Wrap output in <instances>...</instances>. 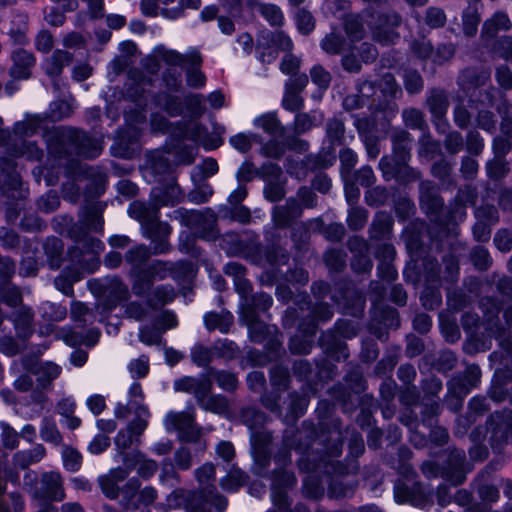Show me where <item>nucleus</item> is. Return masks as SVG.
Listing matches in <instances>:
<instances>
[{
  "label": "nucleus",
  "mask_w": 512,
  "mask_h": 512,
  "mask_svg": "<svg viewBox=\"0 0 512 512\" xmlns=\"http://www.w3.org/2000/svg\"><path fill=\"white\" fill-rule=\"evenodd\" d=\"M256 127L261 128L266 133L273 136L284 135L285 128L277 118L275 113H266L254 120Z\"/></svg>",
  "instance_id": "nucleus-41"
},
{
  "label": "nucleus",
  "mask_w": 512,
  "mask_h": 512,
  "mask_svg": "<svg viewBox=\"0 0 512 512\" xmlns=\"http://www.w3.org/2000/svg\"><path fill=\"white\" fill-rule=\"evenodd\" d=\"M201 499L199 492L176 489L167 496L166 505L169 509L183 508L186 512H209L199 506Z\"/></svg>",
  "instance_id": "nucleus-15"
},
{
  "label": "nucleus",
  "mask_w": 512,
  "mask_h": 512,
  "mask_svg": "<svg viewBox=\"0 0 512 512\" xmlns=\"http://www.w3.org/2000/svg\"><path fill=\"white\" fill-rule=\"evenodd\" d=\"M271 439L272 436L268 431H259L252 434L254 457L256 461L266 464L269 458L267 446L271 442Z\"/></svg>",
  "instance_id": "nucleus-38"
},
{
  "label": "nucleus",
  "mask_w": 512,
  "mask_h": 512,
  "mask_svg": "<svg viewBox=\"0 0 512 512\" xmlns=\"http://www.w3.org/2000/svg\"><path fill=\"white\" fill-rule=\"evenodd\" d=\"M13 66L10 69V74L15 79H27L30 77V69L35 63V58L32 53L17 49L12 54Z\"/></svg>",
  "instance_id": "nucleus-26"
},
{
  "label": "nucleus",
  "mask_w": 512,
  "mask_h": 512,
  "mask_svg": "<svg viewBox=\"0 0 512 512\" xmlns=\"http://www.w3.org/2000/svg\"><path fill=\"white\" fill-rule=\"evenodd\" d=\"M393 218L384 211L378 212L370 226V238L373 240H382L388 238L392 233Z\"/></svg>",
  "instance_id": "nucleus-30"
},
{
  "label": "nucleus",
  "mask_w": 512,
  "mask_h": 512,
  "mask_svg": "<svg viewBox=\"0 0 512 512\" xmlns=\"http://www.w3.org/2000/svg\"><path fill=\"white\" fill-rule=\"evenodd\" d=\"M470 259L475 268L480 271L488 270L493 262L488 249L480 245L471 250Z\"/></svg>",
  "instance_id": "nucleus-51"
},
{
  "label": "nucleus",
  "mask_w": 512,
  "mask_h": 512,
  "mask_svg": "<svg viewBox=\"0 0 512 512\" xmlns=\"http://www.w3.org/2000/svg\"><path fill=\"white\" fill-rule=\"evenodd\" d=\"M424 227L423 222H413L409 224L403 232V239L406 243L407 250L411 254L412 260L418 259L422 255L423 243L421 233Z\"/></svg>",
  "instance_id": "nucleus-24"
},
{
  "label": "nucleus",
  "mask_w": 512,
  "mask_h": 512,
  "mask_svg": "<svg viewBox=\"0 0 512 512\" xmlns=\"http://www.w3.org/2000/svg\"><path fill=\"white\" fill-rule=\"evenodd\" d=\"M420 201L422 208L430 215L431 219L438 221L444 201L439 197L437 188L430 182H422L420 184Z\"/></svg>",
  "instance_id": "nucleus-20"
},
{
  "label": "nucleus",
  "mask_w": 512,
  "mask_h": 512,
  "mask_svg": "<svg viewBox=\"0 0 512 512\" xmlns=\"http://www.w3.org/2000/svg\"><path fill=\"white\" fill-rule=\"evenodd\" d=\"M45 454L42 446H37L30 451H21L14 455L15 464L22 469L27 468L30 464L38 462Z\"/></svg>",
  "instance_id": "nucleus-49"
},
{
  "label": "nucleus",
  "mask_w": 512,
  "mask_h": 512,
  "mask_svg": "<svg viewBox=\"0 0 512 512\" xmlns=\"http://www.w3.org/2000/svg\"><path fill=\"white\" fill-rule=\"evenodd\" d=\"M405 125L411 129L425 130L427 123L423 113L416 108L405 109L402 113Z\"/></svg>",
  "instance_id": "nucleus-56"
},
{
  "label": "nucleus",
  "mask_w": 512,
  "mask_h": 512,
  "mask_svg": "<svg viewBox=\"0 0 512 512\" xmlns=\"http://www.w3.org/2000/svg\"><path fill=\"white\" fill-rule=\"evenodd\" d=\"M176 296L175 290L170 286H158L149 294L146 304L151 309H157L174 300Z\"/></svg>",
  "instance_id": "nucleus-37"
},
{
  "label": "nucleus",
  "mask_w": 512,
  "mask_h": 512,
  "mask_svg": "<svg viewBox=\"0 0 512 512\" xmlns=\"http://www.w3.org/2000/svg\"><path fill=\"white\" fill-rule=\"evenodd\" d=\"M174 389L178 392H185L194 395L199 404L200 400L212 390V381L207 375L199 378L185 376L174 382Z\"/></svg>",
  "instance_id": "nucleus-16"
},
{
  "label": "nucleus",
  "mask_w": 512,
  "mask_h": 512,
  "mask_svg": "<svg viewBox=\"0 0 512 512\" xmlns=\"http://www.w3.org/2000/svg\"><path fill=\"white\" fill-rule=\"evenodd\" d=\"M365 21L371 28L374 39L383 45L393 43L399 36L396 28L400 26L402 18L390 9L385 0L369 3L365 10Z\"/></svg>",
  "instance_id": "nucleus-1"
},
{
  "label": "nucleus",
  "mask_w": 512,
  "mask_h": 512,
  "mask_svg": "<svg viewBox=\"0 0 512 512\" xmlns=\"http://www.w3.org/2000/svg\"><path fill=\"white\" fill-rule=\"evenodd\" d=\"M302 213L301 206L295 199L287 200L285 205L276 206L272 216L276 227L286 228Z\"/></svg>",
  "instance_id": "nucleus-22"
},
{
  "label": "nucleus",
  "mask_w": 512,
  "mask_h": 512,
  "mask_svg": "<svg viewBox=\"0 0 512 512\" xmlns=\"http://www.w3.org/2000/svg\"><path fill=\"white\" fill-rule=\"evenodd\" d=\"M55 136L64 146L63 151L67 154H77L85 158H94L102 150L100 143L86 135L85 133L73 128H57Z\"/></svg>",
  "instance_id": "nucleus-4"
},
{
  "label": "nucleus",
  "mask_w": 512,
  "mask_h": 512,
  "mask_svg": "<svg viewBox=\"0 0 512 512\" xmlns=\"http://www.w3.org/2000/svg\"><path fill=\"white\" fill-rule=\"evenodd\" d=\"M265 421L264 413L254 408H245L241 411V422L250 429L261 427Z\"/></svg>",
  "instance_id": "nucleus-60"
},
{
  "label": "nucleus",
  "mask_w": 512,
  "mask_h": 512,
  "mask_svg": "<svg viewBox=\"0 0 512 512\" xmlns=\"http://www.w3.org/2000/svg\"><path fill=\"white\" fill-rule=\"evenodd\" d=\"M128 211L131 217L139 220L142 223L143 228L145 227V224L156 217L158 213V209L155 208L153 201H151L150 206H147L143 202L135 201L131 203Z\"/></svg>",
  "instance_id": "nucleus-42"
},
{
  "label": "nucleus",
  "mask_w": 512,
  "mask_h": 512,
  "mask_svg": "<svg viewBox=\"0 0 512 512\" xmlns=\"http://www.w3.org/2000/svg\"><path fill=\"white\" fill-rule=\"evenodd\" d=\"M130 456L136 461L137 473L140 477L148 479L156 473L158 465L154 460L146 459L141 454H130Z\"/></svg>",
  "instance_id": "nucleus-55"
},
{
  "label": "nucleus",
  "mask_w": 512,
  "mask_h": 512,
  "mask_svg": "<svg viewBox=\"0 0 512 512\" xmlns=\"http://www.w3.org/2000/svg\"><path fill=\"white\" fill-rule=\"evenodd\" d=\"M245 482V474L237 468H232L227 476L220 480V486L226 491H236L239 487L243 486Z\"/></svg>",
  "instance_id": "nucleus-54"
},
{
  "label": "nucleus",
  "mask_w": 512,
  "mask_h": 512,
  "mask_svg": "<svg viewBox=\"0 0 512 512\" xmlns=\"http://www.w3.org/2000/svg\"><path fill=\"white\" fill-rule=\"evenodd\" d=\"M296 25L301 34L307 35L314 30L316 21L311 12L299 9L296 13Z\"/></svg>",
  "instance_id": "nucleus-61"
},
{
  "label": "nucleus",
  "mask_w": 512,
  "mask_h": 512,
  "mask_svg": "<svg viewBox=\"0 0 512 512\" xmlns=\"http://www.w3.org/2000/svg\"><path fill=\"white\" fill-rule=\"evenodd\" d=\"M165 424L168 430L178 431L182 441L195 443L202 437V428L196 425L192 413L170 412L166 416Z\"/></svg>",
  "instance_id": "nucleus-8"
},
{
  "label": "nucleus",
  "mask_w": 512,
  "mask_h": 512,
  "mask_svg": "<svg viewBox=\"0 0 512 512\" xmlns=\"http://www.w3.org/2000/svg\"><path fill=\"white\" fill-rule=\"evenodd\" d=\"M73 61V55L64 50H56L46 61V73L50 77H58L63 69Z\"/></svg>",
  "instance_id": "nucleus-36"
},
{
  "label": "nucleus",
  "mask_w": 512,
  "mask_h": 512,
  "mask_svg": "<svg viewBox=\"0 0 512 512\" xmlns=\"http://www.w3.org/2000/svg\"><path fill=\"white\" fill-rule=\"evenodd\" d=\"M150 255L151 251L144 245H138L130 249L126 253L125 259L132 266L131 272L145 271L146 269H142V266L150 258Z\"/></svg>",
  "instance_id": "nucleus-43"
},
{
  "label": "nucleus",
  "mask_w": 512,
  "mask_h": 512,
  "mask_svg": "<svg viewBox=\"0 0 512 512\" xmlns=\"http://www.w3.org/2000/svg\"><path fill=\"white\" fill-rule=\"evenodd\" d=\"M204 320L209 330L218 329L223 333H227L233 323V317L228 312L221 314L211 312L205 316Z\"/></svg>",
  "instance_id": "nucleus-46"
},
{
  "label": "nucleus",
  "mask_w": 512,
  "mask_h": 512,
  "mask_svg": "<svg viewBox=\"0 0 512 512\" xmlns=\"http://www.w3.org/2000/svg\"><path fill=\"white\" fill-rule=\"evenodd\" d=\"M481 371L477 366H469L466 369L465 379L453 377L450 380V390L453 389L455 394H467L469 388L475 386L479 381Z\"/></svg>",
  "instance_id": "nucleus-34"
},
{
  "label": "nucleus",
  "mask_w": 512,
  "mask_h": 512,
  "mask_svg": "<svg viewBox=\"0 0 512 512\" xmlns=\"http://www.w3.org/2000/svg\"><path fill=\"white\" fill-rule=\"evenodd\" d=\"M492 445L501 447L512 439V411L496 413L489 423Z\"/></svg>",
  "instance_id": "nucleus-14"
},
{
  "label": "nucleus",
  "mask_w": 512,
  "mask_h": 512,
  "mask_svg": "<svg viewBox=\"0 0 512 512\" xmlns=\"http://www.w3.org/2000/svg\"><path fill=\"white\" fill-rule=\"evenodd\" d=\"M154 103L164 110L169 116L177 117L183 112V103L178 96L162 91L154 95Z\"/></svg>",
  "instance_id": "nucleus-33"
},
{
  "label": "nucleus",
  "mask_w": 512,
  "mask_h": 512,
  "mask_svg": "<svg viewBox=\"0 0 512 512\" xmlns=\"http://www.w3.org/2000/svg\"><path fill=\"white\" fill-rule=\"evenodd\" d=\"M161 59L168 65L181 66L185 64L190 66H200L202 64L201 53L196 49H191L185 54L175 50H165L160 52Z\"/></svg>",
  "instance_id": "nucleus-25"
},
{
  "label": "nucleus",
  "mask_w": 512,
  "mask_h": 512,
  "mask_svg": "<svg viewBox=\"0 0 512 512\" xmlns=\"http://www.w3.org/2000/svg\"><path fill=\"white\" fill-rule=\"evenodd\" d=\"M93 293H101L102 298L97 305V309L101 314H108L117 305L123 301H127L130 297L128 286L119 278L107 279L99 288H92Z\"/></svg>",
  "instance_id": "nucleus-6"
},
{
  "label": "nucleus",
  "mask_w": 512,
  "mask_h": 512,
  "mask_svg": "<svg viewBox=\"0 0 512 512\" xmlns=\"http://www.w3.org/2000/svg\"><path fill=\"white\" fill-rule=\"evenodd\" d=\"M421 471L423 475L428 479H442L443 484H440L437 490V501L442 507H445L448 503L447 500V485L448 480V461L446 459L437 460L429 459L424 461L421 465Z\"/></svg>",
  "instance_id": "nucleus-11"
},
{
  "label": "nucleus",
  "mask_w": 512,
  "mask_h": 512,
  "mask_svg": "<svg viewBox=\"0 0 512 512\" xmlns=\"http://www.w3.org/2000/svg\"><path fill=\"white\" fill-rule=\"evenodd\" d=\"M440 272V266L435 259L432 258H424L419 261V259H413L405 268L404 276L407 281L417 284L422 278L425 279L426 282H434L438 279Z\"/></svg>",
  "instance_id": "nucleus-10"
},
{
  "label": "nucleus",
  "mask_w": 512,
  "mask_h": 512,
  "mask_svg": "<svg viewBox=\"0 0 512 512\" xmlns=\"http://www.w3.org/2000/svg\"><path fill=\"white\" fill-rule=\"evenodd\" d=\"M290 381L289 372L282 366H275L270 371L271 385L279 391L288 389Z\"/></svg>",
  "instance_id": "nucleus-59"
},
{
  "label": "nucleus",
  "mask_w": 512,
  "mask_h": 512,
  "mask_svg": "<svg viewBox=\"0 0 512 512\" xmlns=\"http://www.w3.org/2000/svg\"><path fill=\"white\" fill-rule=\"evenodd\" d=\"M206 133L207 129L200 123L179 121L173 128L172 137L176 140L188 139L195 143L201 142L208 146L204 140ZM221 143L222 141L220 139H216L209 145V147L217 148Z\"/></svg>",
  "instance_id": "nucleus-13"
},
{
  "label": "nucleus",
  "mask_w": 512,
  "mask_h": 512,
  "mask_svg": "<svg viewBox=\"0 0 512 512\" xmlns=\"http://www.w3.org/2000/svg\"><path fill=\"white\" fill-rule=\"evenodd\" d=\"M199 495L202 496L199 506L205 509L206 503H210L211 505H213L219 512L224 511L227 506V499L224 496L217 493L216 488L214 486L202 488L201 491H199Z\"/></svg>",
  "instance_id": "nucleus-45"
},
{
  "label": "nucleus",
  "mask_w": 512,
  "mask_h": 512,
  "mask_svg": "<svg viewBox=\"0 0 512 512\" xmlns=\"http://www.w3.org/2000/svg\"><path fill=\"white\" fill-rule=\"evenodd\" d=\"M174 214L175 219L189 228L195 236L206 240L217 238L219 234L216 227L217 217L213 210L199 211L180 208Z\"/></svg>",
  "instance_id": "nucleus-3"
},
{
  "label": "nucleus",
  "mask_w": 512,
  "mask_h": 512,
  "mask_svg": "<svg viewBox=\"0 0 512 512\" xmlns=\"http://www.w3.org/2000/svg\"><path fill=\"white\" fill-rule=\"evenodd\" d=\"M23 366L25 369L37 375V381L42 388L50 386L52 381L58 378L61 374V367L53 362L43 363L38 369L34 370L33 360L30 358H24Z\"/></svg>",
  "instance_id": "nucleus-21"
},
{
  "label": "nucleus",
  "mask_w": 512,
  "mask_h": 512,
  "mask_svg": "<svg viewBox=\"0 0 512 512\" xmlns=\"http://www.w3.org/2000/svg\"><path fill=\"white\" fill-rule=\"evenodd\" d=\"M157 497L153 487L147 486L140 489V482L131 478L121 488V505L126 510H137L141 505H150Z\"/></svg>",
  "instance_id": "nucleus-7"
},
{
  "label": "nucleus",
  "mask_w": 512,
  "mask_h": 512,
  "mask_svg": "<svg viewBox=\"0 0 512 512\" xmlns=\"http://www.w3.org/2000/svg\"><path fill=\"white\" fill-rule=\"evenodd\" d=\"M389 198V192L385 187L376 186L366 191L365 201L369 206L379 207L384 205Z\"/></svg>",
  "instance_id": "nucleus-63"
},
{
  "label": "nucleus",
  "mask_w": 512,
  "mask_h": 512,
  "mask_svg": "<svg viewBox=\"0 0 512 512\" xmlns=\"http://www.w3.org/2000/svg\"><path fill=\"white\" fill-rule=\"evenodd\" d=\"M181 197V189L175 183L168 184L166 187H155L151 192V201H153L155 208L158 210L162 206L178 203Z\"/></svg>",
  "instance_id": "nucleus-27"
},
{
  "label": "nucleus",
  "mask_w": 512,
  "mask_h": 512,
  "mask_svg": "<svg viewBox=\"0 0 512 512\" xmlns=\"http://www.w3.org/2000/svg\"><path fill=\"white\" fill-rule=\"evenodd\" d=\"M265 258L269 264L280 266L288 262L289 254L283 247L272 245L266 249Z\"/></svg>",
  "instance_id": "nucleus-64"
},
{
  "label": "nucleus",
  "mask_w": 512,
  "mask_h": 512,
  "mask_svg": "<svg viewBox=\"0 0 512 512\" xmlns=\"http://www.w3.org/2000/svg\"><path fill=\"white\" fill-rule=\"evenodd\" d=\"M256 7L260 9L264 18L273 26H281L284 16L281 9L274 4H260L257 2Z\"/></svg>",
  "instance_id": "nucleus-58"
},
{
  "label": "nucleus",
  "mask_w": 512,
  "mask_h": 512,
  "mask_svg": "<svg viewBox=\"0 0 512 512\" xmlns=\"http://www.w3.org/2000/svg\"><path fill=\"white\" fill-rule=\"evenodd\" d=\"M132 280V292L138 297H147L151 293L154 280L150 274L145 271L130 272Z\"/></svg>",
  "instance_id": "nucleus-40"
},
{
  "label": "nucleus",
  "mask_w": 512,
  "mask_h": 512,
  "mask_svg": "<svg viewBox=\"0 0 512 512\" xmlns=\"http://www.w3.org/2000/svg\"><path fill=\"white\" fill-rule=\"evenodd\" d=\"M491 72L484 67H469L464 69L458 77V84L464 90L476 89L484 86L490 79Z\"/></svg>",
  "instance_id": "nucleus-23"
},
{
  "label": "nucleus",
  "mask_w": 512,
  "mask_h": 512,
  "mask_svg": "<svg viewBox=\"0 0 512 512\" xmlns=\"http://www.w3.org/2000/svg\"><path fill=\"white\" fill-rule=\"evenodd\" d=\"M197 152V147L195 146H186L183 144H178L172 148L169 152L173 154L174 161L178 165H190L195 160V155Z\"/></svg>",
  "instance_id": "nucleus-50"
},
{
  "label": "nucleus",
  "mask_w": 512,
  "mask_h": 512,
  "mask_svg": "<svg viewBox=\"0 0 512 512\" xmlns=\"http://www.w3.org/2000/svg\"><path fill=\"white\" fill-rule=\"evenodd\" d=\"M63 478L57 472H46L40 480V487L34 491V497L42 500L62 501L65 498Z\"/></svg>",
  "instance_id": "nucleus-12"
},
{
  "label": "nucleus",
  "mask_w": 512,
  "mask_h": 512,
  "mask_svg": "<svg viewBox=\"0 0 512 512\" xmlns=\"http://www.w3.org/2000/svg\"><path fill=\"white\" fill-rule=\"evenodd\" d=\"M316 431L311 426H304L302 429H289L284 434V445L286 448L295 449L305 453L315 442Z\"/></svg>",
  "instance_id": "nucleus-19"
},
{
  "label": "nucleus",
  "mask_w": 512,
  "mask_h": 512,
  "mask_svg": "<svg viewBox=\"0 0 512 512\" xmlns=\"http://www.w3.org/2000/svg\"><path fill=\"white\" fill-rule=\"evenodd\" d=\"M266 40L269 48H275L285 53L291 52L293 49L291 38L281 30L271 32Z\"/></svg>",
  "instance_id": "nucleus-48"
},
{
  "label": "nucleus",
  "mask_w": 512,
  "mask_h": 512,
  "mask_svg": "<svg viewBox=\"0 0 512 512\" xmlns=\"http://www.w3.org/2000/svg\"><path fill=\"white\" fill-rule=\"evenodd\" d=\"M145 235L154 243L153 253L161 254L169 250L168 236L171 228L167 223L158 221L157 216L144 227Z\"/></svg>",
  "instance_id": "nucleus-17"
},
{
  "label": "nucleus",
  "mask_w": 512,
  "mask_h": 512,
  "mask_svg": "<svg viewBox=\"0 0 512 512\" xmlns=\"http://www.w3.org/2000/svg\"><path fill=\"white\" fill-rule=\"evenodd\" d=\"M429 109L435 118L436 125L440 127V122L444 121L447 111V95L445 90L432 89L427 98Z\"/></svg>",
  "instance_id": "nucleus-31"
},
{
  "label": "nucleus",
  "mask_w": 512,
  "mask_h": 512,
  "mask_svg": "<svg viewBox=\"0 0 512 512\" xmlns=\"http://www.w3.org/2000/svg\"><path fill=\"white\" fill-rule=\"evenodd\" d=\"M326 133L332 144L341 145L345 134L343 121L336 117L329 119L326 123Z\"/></svg>",
  "instance_id": "nucleus-52"
},
{
  "label": "nucleus",
  "mask_w": 512,
  "mask_h": 512,
  "mask_svg": "<svg viewBox=\"0 0 512 512\" xmlns=\"http://www.w3.org/2000/svg\"><path fill=\"white\" fill-rule=\"evenodd\" d=\"M394 496L395 500L400 504L410 503L413 505L417 504L422 498L418 485L409 487L400 481L395 484Z\"/></svg>",
  "instance_id": "nucleus-39"
},
{
  "label": "nucleus",
  "mask_w": 512,
  "mask_h": 512,
  "mask_svg": "<svg viewBox=\"0 0 512 512\" xmlns=\"http://www.w3.org/2000/svg\"><path fill=\"white\" fill-rule=\"evenodd\" d=\"M207 376L212 380H214L218 386L227 391L233 392L238 387V380L234 373L228 371H219L211 368L208 371Z\"/></svg>",
  "instance_id": "nucleus-44"
},
{
  "label": "nucleus",
  "mask_w": 512,
  "mask_h": 512,
  "mask_svg": "<svg viewBox=\"0 0 512 512\" xmlns=\"http://www.w3.org/2000/svg\"><path fill=\"white\" fill-rule=\"evenodd\" d=\"M393 143V153L399 163L406 164L410 156V135L404 130H395L391 133Z\"/></svg>",
  "instance_id": "nucleus-35"
},
{
  "label": "nucleus",
  "mask_w": 512,
  "mask_h": 512,
  "mask_svg": "<svg viewBox=\"0 0 512 512\" xmlns=\"http://www.w3.org/2000/svg\"><path fill=\"white\" fill-rule=\"evenodd\" d=\"M495 337L499 342V349L490 355L491 360L498 364L495 375L504 383L512 382V334L507 329L497 326ZM505 390L512 404V386Z\"/></svg>",
  "instance_id": "nucleus-5"
},
{
  "label": "nucleus",
  "mask_w": 512,
  "mask_h": 512,
  "mask_svg": "<svg viewBox=\"0 0 512 512\" xmlns=\"http://www.w3.org/2000/svg\"><path fill=\"white\" fill-rule=\"evenodd\" d=\"M106 205L102 202H96L84 207L80 214V219L77 223L73 224L69 229V236L76 242L89 243L92 248L98 247L100 241L88 237V233L100 232L103 229L102 213Z\"/></svg>",
  "instance_id": "nucleus-2"
},
{
  "label": "nucleus",
  "mask_w": 512,
  "mask_h": 512,
  "mask_svg": "<svg viewBox=\"0 0 512 512\" xmlns=\"http://www.w3.org/2000/svg\"><path fill=\"white\" fill-rule=\"evenodd\" d=\"M496 92L497 89L494 87H491L484 91L474 90L469 100V102L473 103V98L476 96L478 97V101L482 108L476 106V109H478L477 121L478 125L485 130H490L491 128L494 127L493 114L492 112L486 110V108L493 106Z\"/></svg>",
  "instance_id": "nucleus-18"
},
{
  "label": "nucleus",
  "mask_w": 512,
  "mask_h": 512,
  "mask_svg": "<svg viewBox=\"0 0 512 512\" xmlns=\"http://www.w3.org/2000/svg\"><path fill=\"white\" fill-rule=\"evenodd\" d=\"M300 331L304 333L303 336L296 335L290 339L289 349L294 354H306L310 351L313 344L310 338L316 333V325L314 323H309L307 326L302 324Z\"/></svg>",
  "instance_id": "nucleus-29"
},
{
  "label": "nucleus",
  "mask_w": 512,
  "mask_h": 512,
  "mask_svg": "<svg viewBox=\"0 0 512 512\" xmlns=\"http://www.w3.org/2000/svg\"><path fill=\"white\" fill-rule=\"evenodd\" d=\"M199 407L207 412L219 415L229 416L230 403L229 400L221 394L207 393L199 402Z\"/></svg>",
  "instance_id": "nucleus-32"
},
{
  "label": "nucleus",
  "mask_w": 512,
  "mask_h": 512,
  "mask_svg": "<svg viewBox=\"0 0 512 512\" xmlns=\"http://www.w3.org/2000/svg\"><path fill=\"white\" fill-rule=\"evenodd\" d=\"M215 356L216 355L213 350V346L211 348H208L201 344H198L194 346L191 350L192 361L200 367H206Z\"/></svg>",
  "instance_id": "nucleus-57"
},
{
  "label": "nucleus",
  "mask_w": 512,
  "mask_h": 512,
  "mask_svg": "<svg viewBox=\"0 0 512 512\" xmlns=\"http://www.w3.org/2000/svg\"><path fill=\"white\" fill-rule=\"evenodd\" d=\"M404 165V163H399L397 158L393 160L388 156H384L379 162V169L382 172L383 178L389 181L397 177L400 168Z\"/></svg>",
  "instance_id": "nucleus-62"
},
{
  "label": "nucleus",
  "mask_w": 512,
  "mask_h": 512,
  "mask_svg": "<svg viewBox=\"0 0 512 512\" xmlns=\"http://www.w3.org/2000/svg\"><path fill=\"white\" fill-rule=\"evenodd\" d=\"M148 410L139 405L136 410V418L129 423V425L119 431L115 438V444L120 449H128L134 442L139 441V437L142 435L144 430L147 428V416Z\"/></svg>",
  "instance_id": "nucleus-9"
},
{
  "label": "nucleus",
  "mask_w": 512,
  "mask_h": 512,
  "mask_svg": "<svg viewBox=\"0 0 512 512\" xmlns=\"http://www.w3.org/2000/svg\"><path fill=\"white\" fill-rule=\"evenodd\" d=\"M184 105L193 120L201 118L206 111L204 97L201 94H187L184 97Z\"/></svg>",
  "instance_id": "nucleus-47"
},
{
  "label": "nucleus",
  "mask_w": 512,
  "mask_h": 512,
  "mask_svg": "<svg viewBox=\"0 0 512 512\" xmlns=\"http://www.w3.org/2000/svg\"><path fill=\"white\" fill-rule=\"evenodd\" d=\"M345 44L343 36L336 31L327 34L321 41L322 49L328 54H339Z\"/></svg>",
  "instance_id": "nucleus-53"
},
{
  "label": "nucleus",
  "mask_w": 512,
  "mask_h": 512,
  "mask_svg": "<svg viewBox=\"0 0 512 512\" xmlns=\"http://www.w3.org/2000/svg\"><path fill=\"white\" fill-rule=\"evenodd\" d=\"M243 318L249 327V334L252 341L254 342L265 341L267 337L271 335L274 330H276L275 327H270L264 322L260 321L257 317V314H255L254 311L250 308L243 312Z\"/></svg>",
  "instance_id": "nucleus-28"
}]
</instances>
